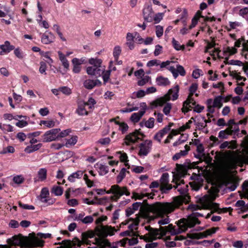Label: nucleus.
Masks as SVG:
<instances>
[{
  "instance_id": "nucleus-23",
  "label": "nucleus",
  "mask_w": 248,
  "mask_h": 248,
  "mask_svg": "<svg viewBox=\"0 0 248 248\" xmlns=\"http://www.w3.org/2000/svg\"><path fill=\"white\" fill-rule=\"evenodd\" d=\"M58 53L60 60L62 62L64 68L66 69L65 71H67L69 69V63L68 60L66 58L65 55L61 51H58Z\"/></svg>"
},
{
  "instance_id": "nucleus-24",
  "label": "nucleus",
  "mask_w": 248,
  "mask_h": 248,
  "mask_svg": "<svg viewBox=\"0 0 248 248\" xmlns=\"http://www.w3.org/2000/svg\"><path fill=\"white\" fill-rule=\"evenodd\" d=\"M145 229L149 232L147 233V235L151 236L152 237L157 238V236L159 235V228L154 229L151 227L150 226H147L145 227Z\"/></svg>"
},
{
  "instance_id": "nucleus-22",
  "label": "nucleus",
  "mask_w": 248,
  "mask_h": 248,
  "mask_svg": "<svg viewBox=\"0 0 248 248\" xmlns=\"http://www.w3.org/2000/svg\"><path fill=\"white\" fill-rule=\"evenodd\" d=\"M233 132L232 126L229 127L224 130L220 131L218 134V137L221 139H227L228 135H232Z\"/></svg>"
},
{
  "instance_id": "nucleus-20",
  "label": "nucleus",
  "mask_w": 248,
  "mask_h": 248,
  "mask_svg": "<svg viewBox=\"0 0 248 248\" xmlns=\"http://www.w3.org/2000/svg\"><path fill=\"white\" fill-rule=\"evenodd\" d=\"M88 103L84 102H80L78 103V107L76 110V113L79 115H87L88 114V111L86 110L85 107L87 106Z\"/></svg>"
},
{
  "instance_id": "nucleus-47",
  "label": "nucleus",
  "mask_w": 248,
  "mask_h": 248,
  "mask_svg": "<svg viewBox=\"0 0 248 248\" xmlns=\"http://www.w3.org/2000/svg\"><path fill=\"white\" fill-rule=\"evenodd\" d=\"M155 119L154 118H150L145 122V126L148 128H152L154 126Z\"/></svg>"
},
{
  "instance_id": "nucleus-35",
  "label": "nucleus",
  "mask_w": 248,
  "mask_h": 248,
  "mask_svg": "<svg viewBox=\"0 0 248 248\" xmlns=\"http://www.w3.org/2000/svg\"><path fill=\"white\" fill-rule=\"evenodd\" d=\"M222 96H218L216 97L214 101L212 103V105L215 108H220L222 106V103L221 102Z\"/></svg>"
},
{
  "instance_id": "nucleus-64",
  "label": "nucleus",
  "mask_w": 248,
  "mask_h": 248,
  "mask_svg": "<svg viewBox=\"0 0 248 248\" xmlns=\"http://www.w3.org/2000/svg\"><path fill=\"white\" fill-rule=\"evenodd\" d=\"M62 245L57 248H69L70 246V240H63L62 242Z\"/></svg>"
},
{
  "instance_id": "nucleus-14",
  "label": "nucleus",
  "mask_w": 248,
  "mask_h": 248,
  "mask_svg": "<svg viewBox=\"0 0 248 248\" xmlns=\"http://www.w3.org/2000/svg\"><path fill=\"white\" fill-rule=\"evenodd\" d=\"M104 67H95V66H89L87 68L86 71L88 75L94 76L96 77H100L104 72Z\"/></svg>"
},
{
  "instance_id": "nucleus-36",
  "label": "nucleus",
  "mask_w": 248,
  "mask_h": 248,
  "mask_svg": "<svg viewBox=\"0 0 248 248\" xmlns=\"http://www.w3.org/2000/svg\"><path fill=\"white\" fill-rule=\"evenodd\" d=\"M78 141V137L77 136H73L69 139L66 140V142L65 145L68 147V145H75Z\"/></svg>"
},
{
  "instance_id": "nucleus-48",
  "label": "nucleus",
  "mask_w": 248,
  "mask_h": 248,
  "mask_svg": "<svg viewBox=\"0 0 248 248\" xmlns=\"http://www.w3.org/2000/svg\"><path fill=\"white\" fill-rule=\"evenodd\" d=\"M198 88V85L196 83H193L189 88V98H191V96H193L194 93L196 91Z\"/></svg>"
},
{
  "instance_id": "nucleus-55",
  "label": "nucleus",
  "mask_w": 248,
  "mask_h": 248,
  "mask_svg": "<svg viewBox=\"0 0 248 248\" xmlns=\"http://www.w3.org/2000/svg\"><path fill=\"white\" fill-rule=\"evenodd\" d=\"M18 205L21 208L27 210H34V207L32 205H29L26 204L22 203L21 202H18Z\"/></svg>"
},
{
  "instance_id": "nucleus-34",
  "label": "nucleus",
  "mask_w": 248,
  "mask_h": 248,
  "mask_svg": "<svg viewBox=\"0 0 248 248\" xmlns=\"http://www.w3.org/2000/svg\"><path fill=\"white\" fill-rule=\"evenodd\" d=\"M51 192L56 196H61L63 193V189L60 186H54L52 188Z\"/></svg>"
},
{
  "instance_id": "nucleus-16",
  "label": "nucleus",
  "mask_w": 248,
  "mask_h": 248,
  "mask_svg": "<svg viewBox=\"0 0 248 248\" xmlns=\"http://www.w3.org/2000/svg\"><path fill=\"white\" fill-rule=\"evenodd\" d=\"M84 86L85 88L91 90L96 86H101V82L98 79L94 80L91 79H87L83 83Z\"/></svg>"
},
{
  "instance_id": "nucleus-10",
  "label": "nucleus",
  "mask_w": 248,
  "mask_h": 248,
  "mask_svg": "<svg viewBox=\"0 0 248 248\" xmlns=\"http://www.w3.org/2000/svg\"><path fill=\"white\" fill-rule=\"evenodd\" d=\"M169 174L166 172L162 174L160 179V189L162 193H167L172 188L171 185L169 184Z\"/></svg>"
},
{
  "instance_id": "nucleus-18",
  "label": "nucleus",
  "mask_w": 248,
  "mask_h": 248,
  "mask_svg": "<svg viewBox=\"0 0 248 248\" xmlns=\"http://www.w3.org/2000/svg\"><path fill=\"white\" fill-rule=\"evenodd\" d=\"M191 103L193 106H195L196 104V102L194 101L192 96H191V98H189L188 95L187 99L183 103V107L182 108V111L183 112L185 113L190 110L189 107H191V106L189 105Z\"/></svg>"
},
{
  "instance_id": "nucleus-33",
  "label": "nucleus",
  "mask_w": 248,
  "mask_h": 248,
  "mask_svg": "<svg viewBox=\"0 0 248 248\" xmlns=\"http://www.w3.org/2000/svg\"><path fill=\"white\" fill-rule=\"evenodd\" d=\"M102 62V60L100 59L91 58L89 60V63L92 66H95V67H103L101 65Z\"/></svg>"
},
{
  "instance_id": "nucleus-32",
  "label": "nucleus",
  "mask_w": 248,
  "mask_h": 248,
  "mask_svg": "<svg viewBox=\"0 0 248 248\" xmlns=\"http://www.w3.org/2000/svg\"><path fill=\"white\" fill-rule=\"evenodd\" d=\"M156 82L157 85L159 86H166L170 83L168 78L161 76L156 78Z\"/></svg>"
},
{
  "instance_id": "nucleus-1",
  "label": "nucleus",
  "mask_w": 248,
  "mask_h": 248,
  "mask_svg": "<svg viewBox=\"0 0 248 248\" xmlns=\"http://www.w3.org/2000/svg\"><path fill=\"white\" fill-rule=\"evenodd\" d=\"M186 198L183 196H177L173 199L171 202H156L153 204H149L147 200L142 202H136L132 205L134 211L140 208V211H144L147 214L153 213L155 216L163 217L164 215H168L173 212L175 208L178 207L185 202Z\"/></svg>"
},
{
  "instance_id": "nucleus-25",
  "label": "nucleus",
  "mask_w": 248,
  "mask_h": 248,
  "mask_svg": "<svg viewBox=\"0 0 248 248\" xmlns=\"http://www.w3.org/2000/svg\"><path fill=\"white\" fill-rule=\"evenodd\" d=\"M38 181H44L47 177V170L46 168H41L37 172Z\"/></svg>"
},
{
  "instance_id": "nucleus-62",
  "label": "nucleus",
  "mask_w": 248,
  "mask_h": 248,
  "mask_svg": "<svg viewBox=\"0 0 248 248\" xmlns=\"http://www.w3.org/2000/svg\"><path fill=\"white\" fill-rule=\"evenodd\" d=\"M170 221L169 217L167 216L166 217L162 218V219L159 220L158 222V223L160 225H166V224H169L170 223Z\"/></svg>"
},
{
  "instance_id": "nucleus-50",
  "label": "nucleus",
  "mask_w": 248,
  "mask_h": 248,
  "mask_svg": "<svg viewBox=\"0 0 248 248\" xmlns=\"http://www.w3.org/2000/svg\"><path fill=\"white\" fill-rule=\"evenodd\" d=\"M59 90L66 95H70L72 93L71 90L65 86L59 88Z\"/></svg>"
},
{
  "instance_id": "nucleus-5",
  "label": "nucleus",
  "mask_w": 248,
  "mask_h": 248,
  "mask_svg": "<svg viewBox=\"0 0 248 248\" xmlns=\"http://www.w3.org/2000/svg\"><path fill=\"white\" fill-rule=\"evenodd\" d=\"M179 91V86L178 85H175L173 88L170 89L168 93L164 96L158 98L155 100L153 104L155 106H162L170 99V95H172V100H175L178 97V93Z\"/></svg>"
},
{
  "instance_id": "nucleus-19",
  "label": "nucleus",
  "mask_w": 248,
  "mask_h": 248,
  "mask_svg": "<svg viewBox=\"0 0 248 248\" xmlns=\"http://www.w3.org/2000/svg\"><path fill=\"white\" fill-rule=\"evenodd\" d=\"M55 37L50 32L44 33L41 37V42L44 44H49L53 42Z\"/></svg>"
},
{
  "instance_id": "nucleus-27",
  "label": "nucleus",
  "mask_w": 248,
  "mask_h": 248,
  "mask_svg": "<svg viewBox=\"0 0 248 248\" xmlns=\"http://www.w3.org/2000/svg\"><path fill=\"white\" fill-rule=\"evenodd\" d=\"M83 172L81 170H78L76 172L73 173L68 176V180L70 182H74L75 179H80L81 178Z\"/></svg>"
},
{
  "instance_id": "nucleus-6",
  "label": "nucleus",
  "mask_w": 248,
  "mask_h": 248,
  "mask_svg": "<svg viewBox=\"0 0 248 248\" xmlns=\"http://www.w3.org/2000/svg\"><path fill=\"white\" fill-rule=\"evenodd\" d=\"M219 180L222 185L227 186L231 184V186H228L231 191L234 190L237 187L236 178L228 171L223 173L220 177Z\"/></svg>"
},
{
  "instance_id": "nucleus-56",
  "label": "nucleus",
  "mask_w": 248,
  "mask_h": 248,
  "mask_svg": "<svg viewBox=\"0 0 248 248\" xmlns=\"http://www.w3.org/2000/svg\"><path fill=\"white\" fill-rule=\"evenodd\" d=\"M121 52V49L120 46H115L114 48L113 56L116 59H118L119 56Z\"/></svg>"
},
{
  "instance_id": "nucleus-30",
  "label": "nucleus",
  "mask_w": 248,
  "mask_h": 248,
  "mask_svg": "<svg viewBox=\"0 0 248 248\" xmlns=\"http://www.w3.org/2000/svg\"><path fill=\"white\" fill-rule=\"evenodd\" d=\"M96 166L99 169V173L100 175H104L108 173V166L102 164H97Z\"/></svg>"
},
{
  "instance_id": "nucleus-11",
  "label": "nucleus",
  "mask_w": 248,
  "mask_h": 248,
  "mask_svg": "<svg viewBox=\"0 0 248 248\" xmlns=\"http://www.w3.org/2000/svg\"><path fill=\"white\" fill-rule=\"evenodd\" d=\"M60 131V129L55 128L46 131L43 136L42 141L47 142L56 140L58 138V134Z\"/></svg>"
},
{
  "instance_id": "nucleus-54",
  "label": "nucleus",
  "mask_w": 248,
  "mask_h": 248,
  "mask_svg": "<svg viewBox=\"0 0 248 248\" xmlns=\"http://www.w3.org/2000/svg\"><path fill=\"white\" fill-rule=\"evenodd\" d=\"M49 194L48 189L47 187H44L41 190L40 197L41 198H47Z\"/></svg>"
},
{
  "instance_id": "nucleus-52",
  "label": "nucleus",
  "mask_w": 248,
  "mask_h": 248,
  "mask_svg": "<svg viewBox=\"0 0 248 248\" xmlns=\"http://www.w3.org/2000/svg\"><path fill=\"white\" fill-rule=\"evenodd\" d=\"M155 33L156 35L158 37H160L162 36L163 33V27L158 25L155 27Z\"/></svg>"
},
{
  "instance_id": "nucleus-61",
  "label": "nucleus",
  "mask_w": 248,
  "mask_h": 248,
  "mask_svg": "<svg viewBox=\"0 0 248 248\" xmlns=\"http://www.w3.org/2000/svg\"><path fill=\"white\" fill-rule=\"evenodd\" d=\"M46 65L44 62H40V66L39 68V72L41 74L45 73L46 74Z\"/></svg>"
},
{
  "instance_id": "nucleus-46",
  "label": "nucleus",
  "mask_w": 248,
  "mask_h": 248,
  "mask_svg": "<svg viewBox=\"0 0 248 248\" xmlns=\"http://www.w3.org/2000/svg\"><path fill=\"white\" fill-rule=\"evenodd\" d=\"M95 235L94 232L92 231H88L86 232H83L81 234V237H84V239L89 238H91L94 237Z\"/></svg>"
},
{
  "instance_id": "nucleus-51",
  "label": "nucleus",
  "mask_w": 248,
  "mask_h": 248,
  "mask_svg": "<svg viewBox=\"0 0 248 248\" xmlns=\"http://www.w3.org/2000/svg\"><path fill=\"white\" fill-rule=\"evenodd\" d=\"M226 64L234 65L238 66H244L243 63L239 60H231L229 62H225Z\"/></svg>"
},
{
  "instance_id": "nucleus-38",
  "label": "nucleus",
  "mask_w": 248,
  "mask_h": 248,
  "mask_svg": "<svg viewBox=\"0 0 248 248\" xmlns=\"http://www.w3.org/2000/svg\"><path fill=\"white\" fill-rule=\"evenodd\" d=\"M137 236H139L140 239L144 240L145 242H150L157 239V238L152 237L151 236L147 235V233L144 235H140L138 234Z\"/></svg>"
},
{
  "instance_id": "nucleus-59",
  "label": "nucleus",
  "mask_w": 248,
  "mask_h": 248,
  "mask_svg": "<svg viewBox=\"0 0 248 248\" xmlns=\"http://www.w3.org/2000/svg\"><path fill=\"white\" fill-rule=\"evenodd\" d=\"M93 221V218L91 216H88L85 217L82 220V223L84 224H89L91 223Z\"/></svg>"
},
{
  "instance_id": "nucleus-28",
  "label": "nucleus",
  "mask_w": 248,
  "mask_h": 248,
  "mask_svg": "<svg viewBox=\"0 0 248 248\" xmlns=\"http://www.w3.org/2000/svg\"><path fill=\"white\" fill-rule=\"evenodd\" d=\"M42 146V143H38L37 144L33 145H31L30 146H28L27 147H26L24 150V151L28 154H30L31 153L38 150L40 148H41Z\"/></svg>"
},
{
  "instance_id": "nucleus-57",
  "label": "nucleus",
  "mask_w": 248,
  "mask_h": 248,
  "mask_svg": "<svg viewBox=\"0 0 248 248\" xmlns=\"http://www.w3.org/2000/svg\"><path fill=\"white\" fill-rule=\"evenodd\" d=\"M171 108V105L170 103H167L163 108V112L166 115H168Z\"/></svg>"
},
{
  "instance_id": "nucleus-43",
  "label": "nucleus",
  "mask_w": 248,
  "mask_h": 248,
  "mask_svg": "<svg viewBox=\"0 0 248 248\" xmlns=\"http://www.w3.org/2000/svg\"><path fill=\"white\" fill-rule=\"evenodd\" d=\"M40 124H44L48 128L53 127L55 125V122L52 121H41Z\"/></svg>"
},
{
  "instance_id": "nucleus-21",
  "label": "nucleus",
  "mask_w": 248,
  "mask_h": 248,
  "mask_svg": "<svg viewBox=\"0 0 248 248\" xmlns=\"http://www.w3.org/2000/svg\"><path fill=\"white\" fill-rule=\"evenodd\" d=\"M236 164L242 166L243 164H248V156L243 155H237L234 158Z\"/></svg>"
},
{
  "instance_id": "nucleus-3",
  "label": "nucleus",
  "mask_w": 248,
  "mask_h": 248,
  "mask_svg": "<svg viewBox=\"0 0 248 248\" xmlns=\"http://www.w3.org/2000/svg\"><path fill=\"white\" fill-rule=\"evenodd\" d=\"M95 231L99 238H95L94 244L97 245L99 248H105L106 247L109 248H117V242L111 245L108 240L104 239L108 235H113L114 234L116 231L115 228L101 225L97 227Z\"/></svg>"
},
{
  "instance_id": "nucleus-26",
  "label": "nucleus",
  "mask_w": 248,
  "mask_h": 248,
  "mask_svg": "<svg viewBox=\"0 0 248 248\" xmlns=\"http://www.w3.org/2000/svg\"><path fill=\"white\" fill-rule=\"evenodd\" d=\"M200 17H204V16L202 15L201 11H198L192 19L191 24L189 26V30L192 29L197 25L198 21Z\"/></svg>"
},
{
  "instance_id": "nucleus-40",
  "label": "nucleus",
  "mask_w": 248,
  "mask_h": 248,
  "mask_svg": "<svg viewBox=\"0 0 248 248\" xmlns=\"http://www.w3.org/2000/svg\"><path fill=\"white\" fill-rule=\"evenodd\" d=\"M126 169L123 168L121 170L119 175L117 177V182L118 183H120L125 176Z\"/></svg>"
},
{
  "instance_id": "nucleus-17",
  "label": "nucleus",
  "mask_w": 248,
  "mask_h": 248,
  "mask_svg": "<svg viewBox=\"0 0 248 248\" xmlns=\"http://www.w3.org/2000/svg\"><path fill=\"white\" fill-rule=\"evenodd\" d=\"M143 15L145 20L147 22H151L153 19V12L152 7L148 6L143 10Z\"/></svg>"
},
{
  "instance_id": "nucleus-9",
  "label": "nucleus",
  "mask_w": 248,
  "mask_h": 248,
  "mask_svg": "<svg viewBox=\"0 0 248 248\" xmlns=\"http://www.w3.org/2000/svg\"><path fill=\"white\" fill-rule=\"evenodd\" d=\"M140 129L135 130L134 132L126 135L124 138V143L129 145L138 141L139 140H142L145 136L140 131Z\"/></svg>"
},
{
  "instance_id": "nucleus-39",
  "label": "nucleus",
  "mask_w": 248,
  "mask_h": 248,
  "mask_svg": "<svg viewBox=\"0 0 248 248\" xmlns=\"http://www.w3.org/2000/svg\"><path fill=\"white\" fill-rule=\"evenodd\" d=\"M172 43L174 48L177 50H184L185 48L184 45H180L178 42L175 40L174 38L172 39Z\"/></svg>"
},
{
  "instance_id": "nucleus-12",
  "label": "nucleus",
  "mask_w": 248,
  "mask_h": 248,
  "mask_svg": "<svg viewBox=\"0 0 248 248\" xmlns=\"http://www.w3.org/2000/svg\"><path fill=\"white\" fill-rule=\"evenodd\" d=\"M152 146V141L151 140H145L139 145L140 151L139 155L146 156L150 152Z\"/></svg>"
},
{
  "instance_id": "nucleus-63",
  "label": "nucleus",
  "mask_w": 248,
  "mask_h": 248,
  "mask_svg": "<svg viewBox=\"0 0 248 248\" xmlns=\"http://www.w3.org/2000/svg\"><path fill=\"white\" fill-rule=\"evenodd\" d=\"M202 157L203 160H204L207 164H209L211 163L212 158L209 155H206L205 154H202Z\"/></svg>"
},
{
  "instance_id": "nucleus-7",
  "label": "nucleus",
  "mask_w": 248,
  "mask_h": 248,
  "mask_svg": "<svg viewBox=\"0 0 248 248\" xmlns=\"http://www.w3.org/2000/svg\"><path fill=\"white\" fill-rule=\"evenodd\" d=\"M112 193L114 194L111 196V199L117 201L118 199L123 195L129 196L130 192L126 187H121L118 185L112 186L110 189L107 192V193Z\"/></svg>"
},
{
  "instance_id": "nucleus-44",
  "label": "nucleus",
  "mask_w": 248,
  "mask_h": 248,
  "mask_svg": "<svg viewBox=\"0 0 248 248\" xmlns=\"http://www.w3.org/2000/svg\"><path fill=\"white\" fill-rule=\"evenodd\" d=\"M138 235V233L137 232H130V231L128 230L120 233V235L121 236H130L137 237Z\"/></svg>"
},
{
  "instance_id": "nucleus-49",
  "label": "nucleus",
  "mask_w": 248,
  "mask_h": 248,
  "mask_svg": "<svg viewBox=\"0 0 248 248\" xmlns=\"http://www.w3.org/2000/svg\"><path fill=\"white\" fill-rule=\"evenodd\" d=\"M149 196V194H139L136 192L133 193V195L132 196V198L134 199L135 200L137 199H142L144 197Z\"/></svg>"
},
{
  "instance_id": "nucleus-13",
  "label": "nucleus",
  "mask_w": 248,
  "mask_h": 248,
  "mask_svg": "<svg viewBox=\"0 0 248 248\" xmlns=\"http://www.w3.org/2000/svg\"><path fill=\"white\" fill-rule=\"evenodd\" d=\"M197 164V163L193 162L191 163L189 160H186L183 165L176 164V170L180 172L185 173L187 169L194 168Z\"/></svg>"
},
{
  "instance_id": "nucleus-15",
  "label": "nucleus",
  "mask_w": 248,
  "mask_h": 248,
  "mask_svg": "<svg viewBox=\"0 0 248 248\" xmlns=\"http://www.w3.org/2000/svg\"><path fill=\"white\" fill-rule=\"evenodd\" d=\"M15 49V46L10 44V42L6 41L4 44L0 45V55L8 53L11 51Z\"/></svg>"
},
{
  "instance_id": "nucleus-42",
  "label": "nucleus",
  "mask_w": 248,
  "mask_h": 248,
  "mask_svg": "<svg viewBox=\"0 0 248 248\" xmlns=\"http://www.w3.org/2000/svg\"><path fill=\"white\" fill-rule=\"evenodd\" d=\"M213 100L212 99H209L207 100V111L211 113H213L215 112V108L212 105Z\"/></svg>"
},
{
  "instance_id": "nucleus-31",
  "label": "nucleus",
  "mask_w": 248,
  "mask_h": 248,
  "mask_svg": "<svg viewBox=\"0 0 248 248\" xmlns=\"http://www.w3.org/2000/svg\"><path fill=\"white\" fill-rule=\"evenodd\" d=\"M166 130V129H164L163 128L162 129L159 130L154 136V139L159 143L161 142V139L165 134L167 133Z\"/></svg>"
},
{
  "instance_id": "nucleus-41",
  "label": "nucleus",
  "mask_w": 248,
  "mask_h": 248,
  "mask_svg": "<svg viewBox=\"0 0 248 248\" xmlns=\"http://www.w3.org/2000/svg\"><path fill=\"white\" fill-rule=\"evenodd\" d=\"M150 77L148 76H143L142 78L138 82L139 86H143L149 81Z\"/></svg>"
},
{
  "instance_id": "nucleus-45",
  "label": "nucleus",
  "mask_w": 248,
  "mask_h": 248,
  "mask_svg": "<svg viewBox=\"0 0 248 248\" xmlns=\"http://www.w3.org/2000/svg\"><path fill=\"white\" fill-rule=\"evenodd\" d=\"M0 128L3 131L4 133L6 132H12L13 131V127L10 124H1Z\"/></svg>"
},
{
  "instance_id": "nucleus-53",
  "label": "nucleus",
  "mask_w": 248,
  "mask_h": 248,
  "mask_svg": "<svg viewBox=\"0 0 248 248\" xmlns=\"http://www.w3.org/2000/svg\"><path fill=\"white\" fill-rule=\"evenodd\" d=\"M24 181V178L21 175H17L13 178V181L17 184H21Z\"/></svg>"
},
{
  "instance_id": "nucleus-8",
  "label": "nucleus",
  "mask_w": 248,
  "mask_h": 248,
  "mask_svg": "<svg viewBox=\"0 0 248 248\" xmlns=\"http://www.w3.org/2000/svg\"><path fill=\"white\" fill-rule=\"evenodd\" d=\"M180 222V220L178 221L177 226L178 228L175 229V227L172 225V224H169L168 226L166 227H160L159 228V235H160V237L158 238L160 239L162 236H165L167 232H170L171 234H176L178 233H180L183 232H185L186 230H183L181 229L180 225L179 223Z\"/></svg>"
},
{
  "instance_id": "nucleus-4",
  "label": "nucleus",
  "mask_w": 248,
  "mask_h": 248,
  "mask_svg": "<svg viewBox=\"0 0 248 248\" xmlns=\"http://www.w3.org/2000/svg\"><path fill=\"white\" fill-rule=\"evenodd\" d=\"M203 215L198 212H193L189 215L187 218H182L180 219L179 224L183 230H186L188 228H192L195 225L200 224L201 221L198 219L199 217H202Z\"/></svg>"
},
{
  "instance_id": "nucleus-37",
  "label": "nucleus",
  "mask_w": 248,
  "mask_h": 248,
  "mask_svg": "<svg viewBox=\"0 0 248 248\" xmlns=\"http://www.w3.org/2000/svg\"><path fill=\"white\" fill-rule=\"evenodd\" d=\"M194 123L197 125V128L199 130H201L207 126L206 124L202 121L201 117L197 119V121L194 120Z\"/></svg>"
},
{
  "instance_id": "nucleus-29",
  "label": "nucleus",
  "mask_w": 248,
  "mask_h": 248,
  "mask_svg": "<svg viewBox=\"0 0 248 248\" xmlns=\"http://www.w3.org/2000/svg\"><path fill=\"white\" fill-rule=\"evenodd\" d=\"M145 112V111L144 110H141L137 113H134L132 114L130 120L134 123H137L140 121Z\"/></svg>"
},
{
  "instance_id": "nucleus-2",
  "label": "nucleus",
  "mask_w": 248,
  "mask_h": 248,
  "mask_svg": "<svg viewBox=\"0 0 248 248\" xmlns=\"http://www.w3.org/2000/svg\"><path fill=\"white\" fill-rule=\"evenodd\" d=\"M7 242L12 245L20 246L24 248L42 247L44 244L43 240H40L34 234H30L29 236H24L21 234L15 235L8 239Z\"/></svg>"
},
{
  "instance_id": "nucleus-58",
  "label": "nucleus",
  "mask_w": 248,
  "mask_h": 248,
  "mask_svg": "<svg viewBox=\"0 0 248 248\" xmlns=\"http://www.w3.org/2000/svg\"><path fill=\"white\" fill-rule=\"evenodd\" d=\"M176 67L177 69L176 70L178 74L179 73L180 75L182 76L185 75L186 71L182 66L180 65H177Z\"/></svg>"
},
{
  "instance_id": "nucleus-60",
  "label": "nucleus",
  "mask_w": 248,
  "mask_h": 248,
  "mask_svg": "<svg viewBox=\"0 0 248 248\" xmlns=\"http://www.w3.org/2000/svg\"><path fill=\"white\" fill-rule=\"evenodd\" d=\"M14 54L18 58L20 59L23 58V53L19 48H16L14 50Z\"/></svg>"
}]
</instances>
